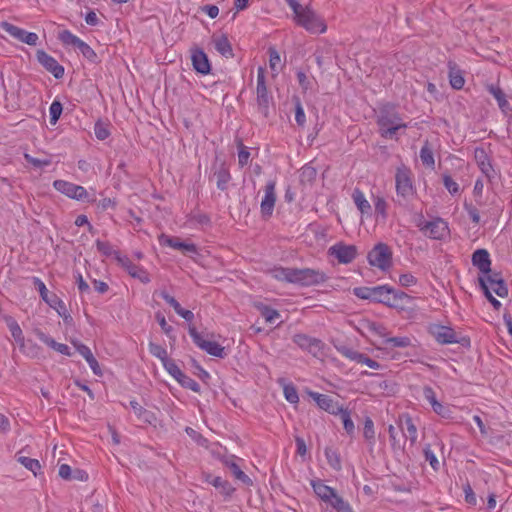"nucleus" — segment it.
<instances>
[{
  "label": "nucleus",
  "instance_id": "1",
  "mask_svg": "<svg viewBox=\"0 0 512 512\" xmlns=\"http://www.w3.org/2000/svg\"><path fill=\"white\" fill-rule=\"evenodd\" d=\"M289 7L294 13L295 22L312 34H322L327 30L325 22L312 9L294 0Z\"/></svg>",
  "mask_w": 512,
  "mask_h": 512
},
{
  "label": "nucleus",
  "instance_id": "2",
  "mask_svg": "<svg viewBox=\"0 0 512 512\" xmlns=\"http://www.w3.org/2000/svg\"><path fill=\"white\" fill-rule=\"evenodd\" d=\"M372 296L373 302L400 310H403L412 300L405 292L396 290L386 284L374 286Z\"/></svg>",
  "mask_w": 512,
  "mask_h": 512
},
{
  "label": "nucleus",
  "instance_id": "3",
  "mask_svg": "<svg viewBox=\"0 0 512 512\" xmlns=\"http://www.w3.org/2000/svg\"><path fill=\"white\" fill-rule=\"evenodd\" d=\"M377 124L382 137L392 138L399 129H405L407 124L393 108H384L378 115Z\"/></svg>",
  "mask_w": 512,
  "mask_h": 512
},
{
  "label": "nucleus",
  "instance_id": "4",
  "mask_svg": "<svg viewBox=\"0 0 512 512\" xmlns=\"http://www.w3.org/2000/svg\"><path fill=\"white\" fill-rule=\"evenodd\" d=\"M395 189L397 196L403 200H409L416 194L413 174L410 168L405 165H401L396 169Z\"/></svg>",
  "mask_w": 512,
  "mask_h": 512
},
{
  "label": "nucleus",
  "instance_id": "5",
  "mask_svg": "<svg viewBox=\"0 0 512 512\" xmlns=\"http://www.w3.org/2000/svg\"><path fill=\"white\" fill-rule=\"evenodd\" d=\"M32 282L39 291L42 300L54 309L60 317L65 320L70 317L65 303L55 293H49L45 283L40 278L33 277Z\"/></svg>",
  "mask_w": 512,
  "mask_h": 512
},
{
  "label": "nucleus",
  "instance_id": "6",
  "mask_svg": "<svg viewBox=\"0 0 512 512\" xmlns=\"http://www.w3.org/2000/svg\"><path fill=\"white\" fill-rule=\"evenodd\" d=\"M53 187L55 190L70 199L87 202L95 201V198H91L87 190L81 185H77L66 180H55L53 182Z\"/></svg>",
  "mask_w": 512,
  "mask_h": 512
},
{
  "label": "nucleus",
  "instance_id": "7",
  "mask_svg": "<svg viewBox=\"0 0 512 512\" xmlns=\"http://www.w3.org/2000/svg\"><path fill=\"white\" fill-rule=\"evenodd\" d=\"M368 262L371 266L376 267L382 271H386L392 264V252L388 245L378 243L368 253Z\"/></svg>",
  "mask_w": 512,
  "mask_h": 512
},
{
  "label": "nucleus",
  "instance_id": "8",
  "mask_svg": "<svg viewBox=\"0 0 512 512\" xmlns=\"http://www.w3.org/2000/svg\"><path fill=\"white\" fill-rule=\"evenodd\" d=\"M327 280L326 274L317 269L304 268L297 269L294 268L293 272V284L300 286H314L321 283H324Z\"/></svg>",
  "mask_w": 512,
  "mask_h": 512
},
{
  "label": "nucleus",
  "instance_id": "9",
  "mask_svg": "<svg viewBox=\"0 0 512 512\" xmlns=\"http://www.w3.org/2000/svg\"><path fill=\"white\" fill-rule=\"evenodd\" d=\"M189 335L193 339L194 343L202 350L207 352L209 355L223 358L225 356L224 347L215 341L205 339L195 327H189Z\"/></svg>",
  "mask_w": 512,
  "mask_h": 512
},
{
  "label": "nucleus",
  "instance_id": "10",
  "mask_svg": "<svg viewBox=\"0 0 512 512\" xmlns=\"http://www.w3.org/2000/svg\"><path fill=\"white\" fill-rule=\"evenodd\" d=\"M479 284L483 291L484 287H486L489 292L495 293L499 297L504 298L508 295L507 286L497 273H490L486 276H480Z\"/></svg>",
  "mask_w": 512,
  "mask_h": 512
},
{
  "label": "nucleus",
  "instance_id": "11",
  "mask_svg": "<svg viewBox=\"0 0 512 512\" xmlns=\"http://www.w3.org/2000/svg\"><path fill=\"white\" fill-rule=\"evenodd\" d=\"M0 27L3 31L8 33L11 37L19 40L22 43L28 44L30 46H36L39 40V37L34 32H28L16 25H13L7 21H3L0 23Z\"/></svg>",
  "mask_w": 512,
  "mask_h": 512
},
{
  "label": "nucleus",
  "instance_id": "12",
  "mask_svg": "<svg viewBox=\"0 0 512 512\" xmlns=\"http://www.w3.org/2000/svg\"><path fill=\"white\" fill-rule=\"evenodd\" d=\"M328 254L341 264L351 263L357 256V248L344 242H337L328 249Z\"/></svg>",
  "mask_w": 512,
  "mask_h": 512
},
{
  "label": "nucleus",
  "instance_id": "13",
  "mask_svg": "<svg viewBox=\"0 0 512 512\" xmlns=\"http://www.w3.org/2000/svg\"><path fill=\"white\" fill-rule=\"evenodd\" d=\"M276 181L269 180L264 187V196L260 203V212L263 218L268 219L272 216L276 203Z\"/></svg>",
  "mask_w": 512,
  "mask_h": 512
},
{
  "label": "nucleus",
  "instance_id": "14",
  "mask_svg": "<svg viewBox=\"0 0 512 512\" xmlns=\"http://www.w3.org/2000/svg\"><path fill=\"white\" fill-rule=\"evenodd\" d=\"M430 333L434 339L442 345L460 343L457 333L448 326L433 325L430 327Z\"/></svg>",
  "mask_w": 512,
  "mask_h": 512
},
{
  "label": "nucleus",
  "instance_id": "15",
  "mask_svg": "<svg viewBox=\"0 0 512 512\" xmlns=\"http://www.w3.org/2000/svg\"><path fill=\"white\" fill-rule=\"evenodd\" d=\"M293 342L302 350L307 351L313 356H317L323 349V342L320 339L308 336L306 334H296L293 336Z\"/></svg>",
  "mask_w": 512,
  "mask_h": 512
},
{
  "label": "nucleus",
  "instance_id": "16",
  "mask_svg": "<svg viewBox=\"0 0 512 512\" xmlns=\"http://www.w3.org/2000/svg\"><path fill=\"white\" fill-rule=\"evenodd\" d=\"M310 485L316 496L324 502L327 507H330L334 499L339 495L334 488L326 485L321 479H311Z\"/></svg>",
  "mask_w": 512,
  "mask_h": 512
},
{
  "label": "nucleus",
  "instance_id": "17",
  "mask_svg": "<svg viewBox=\"0 0 512 512\" xmlns=\"http://www.w3.org/2000/svg\"><path fill=\"white\" fill-rule=\"evenodd\" d=\"M117 261L133 278L140 280L142 283L150 282V276L147 270L142 266L132 263L127 256L117 255Z\"/></svg>",
  "mask_w": 512,
  "mask_h": 512
},
{
  "label": "nucleus",
  "instance_id": "18",
  "mask_svg": "<svg viewBox=\"0 0 512 512\" xmlns=\"http://www.w3.org/2000/svg\"><path fill=\"white\" fill-rule=\"evenodd\" d=\"M425 227L422 233L431 239L441 240L449 235L448 224L441 218L427 222V226Z\"/></svg>",
  "mask_w": 512,
  "mask_h": 512
},
{
  "label": "nucleus",
  "instance_id": "19",
  "mask_svg": "<svg viewBox=\"0 0 512 512\" xmlns=\"http://www.w3.org/2000/svg\"><path fill=\"white\" fill-rule=\"evenodd\" d=\"M36 57L38 62L55 78L59 79L63 77L64 67L60 65L54 57L50 56L43 50L37 51Z\"/></svg>",
  "mask_w": 512,
  "mask_h": 512
},
{
  "label": "nucleus",
  "instance_id": "20",
  "mask_svg": "<svg viewBox=\"0 0 512 512\" xmlns=\"http://www.w3.org/2000/svg\"><path fill=\"white\" fill-rule=\"evenodd\" d=\"M308 395L316 402V404L324 411L332 415H338L343 407L338 402H335L330 396L321 394L314 391H309Z\"/></svg>",
  "mask_w": 512,
  "mask_h": 512
},
{
  "label": "nucleus",
  "instance_id": "21",
  "mask_svg": "<svg viewBox=\"0 0 512 512\" xmlns=\"http://www.w3.org/2000/svg\"><path fill=\"white\" fill-rule=\"evenodd\" d=\"M256 93L258 105L264 109H267L269 106L270 96L266 86L265 69L263 67H259L257 70Z\"/></svg>",
  "mask_w": 512,
  "mask_h": 512
},
{
  "label": "nucleus",
  "instance_id": "22",
  "mask_svg": "<svg viewBox=\"0 0 512 512\" xmlns=\"http://www.w3.org/2000/svg\"><path fill=\"white\" fill-rule=\"evenodd\" d=\"M159 243L164 246H169L176 250H181L187 254H197L198 250L195 244L180 241L179 238L170 237L162 234L159 237Z\"/></svg>",
  "mask_w": 512,
  "mask_h": 512
},
{
  "label": "nucleus",
  "instance_id": "23",
  "mask_svg": "<svg viewBox=\"0 0 512 512\" xmlns=\"http://www.w3.org/2000/svg\"><path fill=\"white\" fill-rule=\"evenodd\" d=\"M191 61L196 72L207 75L211 71V65L207 55L201 49H193L191 51Z\"/></svg>",
  "mask_w": 512,
  "mask_h": 512
},
{
  "label": "nucleus",
  "instance_id": "24",
  "mask_svg": "<svg viewBox=\"0 0 512 512\" xmlns=\"http://www.w3.org/2000/svg\"><path fill=\"white\" fill-rule=\"evenodd\" d=\"M472 263L479 269L482 276L491 273V259L489 252L486 249H477L472 254Z\"/></svg>",
  "mask_w": 512,
  "mask_h": 512
},
{
  "label": "nucleus",
  "instance_id": "25",
  "mask_svg": "<svg viewBox=\"0 0 512 512\" xmlns=\"http://www.w3.org/2000/svg\"><path fill=\"white\" fill-rule=\"evenodd\" d=\"M34 334L41 342L57 351L58 353L65 356L71 355V351L68 345L56 342L52 337L44 333L41 329H35Z\"/></svg>",
  "mask_w": 512,
  "mask_h": 512
},
{
  "label": "nucleus",
  "instance_id": "26",
  "mask_svg": "<svg viewBox=\"0 0 512 512\" xmlns=\"http://www.w3.org/2000/svg\"><path fill=\"white\" fill-rule=\"evenodd\" d=\"M237 458L235 456L227 457L223 460L224 465L230 469L233 476L241 481L244 484L251 485L252 480L248 475H246L240 468V466L236 462Z\"/></svg>",
  "mask_w": 512,
  "mask_h": 512
},
{
  "label": "nucleus",
  "instance_id": "27",
  "mask_svg": "<svg viewBox=\"0 0 512 512\" xmlns=\"http://www.w3.org/2000/svg\"><path fill=\"white\" fill-rule=\"evenodd\" d=\"M213 44L216 49V51L221 54L225 58H232L233 57V49L231 46V43L229 39L225 36H219L215 37L213 39Z\"/></svg>",
  "mask_w": 512,
  "mask_h": 512
},
{
  "label": "nucleus",
  "instance_id": "28",
  "mask_svg": "<svg viewBox=\"0 0 512 512\" xmlns=\"http://www.w3.org/2000/svg\"><path fill=\"white\" fill-rule=\"evenodd\" d=\"M352 199L362 215H369L371 213V205L360 189H354L352 193Z\"/></svg>",
  "mask_w": 512,
  "mask_h": 512
},
{
  "label": "nucleus",
  "instance_id": "29",
  "mask_svg": "<svg viewBox=\"0 0 512 512\" xmlns=\"http://www.w3.org/2000/svg\"><path fill=\"white\" fill-rule=\"evenodd\" d=\"M214 176L216 178L217 188L222 191L226 190L228 183L231 180V174L229 172L228 167L225 165V163L220 164V166L215 171Z\"/></svg>",
  "mask_w": 512,
  "mask_h": 512
},
{
  "label": "nucleus",
  "instance_id": "30",
  "mask_svg": "<svg viewBox=\"0 0 512 512\" xmlns=\"http://www.w3.org/2000/svg\"><path fill=\"white\" fill-rule=\"evenodd\" d=\"M475 159L480 170L487 176L490 177L493 172V167L490 163V159L484 149L475 150Z\"/></svg>",
  "mask_w": 512,
  "mask_h": 512
},
{
  "label": "nucleus",
  "instance_id": "31",
  "mask_svg": "<svg viewBox=\"0 0 512 512\" xmlns=\"http://www.w3.org/2000/svg\"><path fill=\"white\" fill-rule=\"evenodd\" d=\"M293 272L294 268L274 267L268 273L275 280L293 284Z\"/></svg>",
  "mask_w": 512,
  "mask_h": 512
},
{
  "label": "nucleus",
  "instance_id": "32",
  "mask_svg": "<svg viewBox=\"0 0 512 512\" xmlns=\"http://www.w3.org/2000/svg\"><path fill=\"white\" fill-rule=\"evenodd\" d=\"M487 90L496 99L499 108L503 112H506L510 109V104L506 99V95L499 86L490 84L487 86Z\"/></svg>",
  "mask_w": 512,
  "mask_h": 512
},
{
  "label": "nucleus",
  "instance_id": "33",
  "mask_svg": "<svg viewBox=\"0 0 512 512\" xmlns=\"http://www.w3.org/2000/svg\"><path fill=\"white\" fill-rule=\"evenodd\" d=\"M20 351L29 358H38L41 353L40 346L32 340L23 339L22 344H18Z\"/></svg>",
  "mask_w": 512,
  "mask_h": 512
},
{
  "label": "nucleus",
  "instance_id": "34",
  "mask_svg": "<svg viewBox=\"0 0 512 512\" xmlns=\"http://www.w3.org/2000/svg\"><path fill=\"white\" fill-rule=\"evenodd\" d=\"M449 81L452 88L460 90L465 84L462 72L455 66L449 65Z\"/></svg>",
  "mask_w": 512,
  "mask_h": 512
},
{
  "label": "nucleus",
  "instance_id": "35",
  "mask_svg": "<svg viewBox=\"0 0 512 512\" xmlns=\"http://www.w3.org/2000/svg\"><path fill=\"white\" fill-rule=\"evenodd\" d=\"M389 440L394 452H403L405 448V441H402L396 428L390 424L388 426Z\"/></svg>",
  "mask_w": 512,
  "mask_h": 512
},
{
  "label": "nucleus",
  "instance_id": "36",
  "mask_svg": "<svg viewBox=\"0 0 512 512\" xmlns=\"http://www.w3.org/2000/svg\"><path fill=\"white\" fill-rule=\"evenodd\" d=\"M337 416H340L343 423V428L349 436H353L355 433V425L351 419V411L347 408L342 407L341 412Z\"/></svg>",
  "mask_w": 512,
  "mask_h": 512
},
{
  "label": "nucleus",
  "instance_id": "37",
  "mask_svg": "<svg viewBox=\"0 0 512 512\" xmlns=\"http://www.w3.org/2000/svg\"><path fill=\"white\" fill-rule=\"evenodd\" d=\"M17 461L26 469L31 471L35 476H37L41 472V465L37 459L26 456H18Z\"/></svg>",
  "mask_w": 512,
  "mask_h": 512
},
{
  "label": "nucleus",
  "instance_id": "38",
  "mask_svg": "<svg viewBox=\"0 0 512 512\" xmlns=\"http://www.w3.org/2000/svg\"><path fill=\"white\" fill-rule=\"evenodd\" d=\"M420 159L422 163L428 167L433 169L435 166V160L433 155V150L430 147L428 142H425V144L422 146L420 150Z\"/></svg>",
  "mask_w": 512,
  "mask_h": 512
},
{
  "label": "nucleus",
  "instance_id": "39",
  "mask_svg": "<svg viewBox=\"0 0 512 512\" xmlns=\"http://www.w3.org/2000/svg\"><path fill=\"white\" fill-rule=\"evenodd\" d=\"M373 204H374V209H375V213L377 214V216L380 217L382 220H386L387 216H388V213H387L388 203L385 200V198L382 196H379V195L374 196Z\"/></svg>",
  "mask_w": 512,
  "mask_h": 512
},
{
  "label": "nucleus",
  "instance_id": "40",
  "mask_svg": "<svg viewBox=\"0 0 512 512\" xmlns=\"http://www.w3.org/2000/svg\"><path fill=\"white\" fill-rule=\"evenodd\" d=\"M58 39L62 42L63 45L73 46L75 48H78L79 44L82 41V39H80L78 36L74 35L69 30L61 31L58 34Z\"/></svg>",
  "mask_w": 512,
  "mask_h": 512
},
{
  "label": "nucleus",
  "instance_id": "41",
  "mask_svg": "<svg viewBox=\"0 0 512 512\" xmlns=\"http://www.w3.org/2000/svg\"><path fill=\"white\" fill-rule=\"evenodd\" d=\"M324 454L329 466L332 469L339 471L341 469V459L339 453L330 447H326Z\"/></svg>",
  "mask_w": 512,
  "mask_h": 512
},
{
  "label": "nucleus",
  "instance_id": "42",
  "mask_svg": "<svg viewBox=\"0 0 512 512\" xmlns=\"http://www.w3.org/2000/svg\"><path fill=\"white\" fill-rule=\"evenodd\" d=\"M7 326L17 344H22L24 336L21 327L13 318L7 319Z\"/></svg>",
  "mask_w": 512,
  "mask_h": 512
},
{
  "label": "nucleus",
  "instance_id": "43",
  "mask_svg": "<svg viewBox=\"0 0 512 512\" xmlns=\"http://www.w3.org/2000/svg\"><path fill=\"white\" fill-rule=\"evenodd\" d=\"M330 509L331 512H354L351 505L340 495L334 499L333 503L330 505Z\"/></svg>",
  "mask_w": 512,
  "mask_h": 512
},
{
  "label": "nucleus",
  "instance_id": "44",
  "mask_svg": "<svg viewBox=\"0 0 512 512\" xmlns=\"http://www.w3.org/2000/svg\"><path fill=\"white\" fill-rule=\"evenodd\" d=\"M403 419L407 431L406 438L410 441L411 444H415L418 437L417 428L409 415H404Z\"/></svg>",
  "mask_w": 512,
  "mask_h": 512
},
{
  "label": "nucleus",
  "instance_id": "45",
  "mask_svg": "<svg viewBox=\"0 0 512 512\" xmlns=\"http://www.w3.org/2000/svg\"><path fill=\"white\" fill-rule=\"evenodd\" d=\"M257 308L259 309L261 315L265 318L266 322L268 323H274L277 319L280 318V313L273 309V308H270L266 305H257Z\"/></svg>",
  "mask_w": 512,
  "mask_h": 512
},
{
  "label": "nucleus",
  "instance_id": "46",
  "mask_svg": "<svg viewBox=\"0 0 512 512\" xmlns=\"http://www.w3.org/2000/svg\"><path fill=\"white\" fill-rule=\"evenodd\" d=\"M269 66L274 76H276L281 68V58L277 50L272 47L269 48Z\"/></svg>",
  "mask_w": 512,
  "mask_h": 512
},
{
  "label": "nucleus",
  "instance_id": "47",
  "mask_svg": "<svg viewBox=\"0 0 512 512\" xmlns=\"http://www.w3.org/2000/svg\"><path fill=\"white\" fill-rule=\"evenodd\" d=\"M213 486L224 495H231L234 492L232 485L220 476L213 479Z\"/></svg>",
  "mask_w": 512,
  "mask_h": 512
},
{
  "label": "nucleus",
  "instance_id": "48",
  "mask_svg": "<svg viewBox=\"0 0 512 512\" xmlns=\"http://www.w3.org/2000/svg\"><path fill=\"white\" fill-rule=\"evenodd\" d=\"M363 436L369 442L370 446L373 447L375 444V429L372 419L366 418L364 421Z\"/></svg>",
  "mask_w": 512,
  "mask_h": 512
},
{
  "label": "nucleus",
  "instance_id": "49",
  "mask_svg": "<svg viewBox=\"0 0 512 512\" xmlns=\"http://www.w3.org/2000/svg\"><path fill=\"white\" fill-rule=\"evenodd\" d=\"M384 344L391 347L405 348L411 345V339L407 336L389 337L384 340Z\"/></svg>",
  "mask_w": 512,
  "mask_h": 512
},
{
  "label": "nucleus",
  "instance_id": "50",
  "mask_svg": "<svg viewBox=\"0 0 512 512\" xmlns=\"http://www.w3.org/2000/svg\"><path fill=\"white\" fill-rule=\"evenodd\" d=\"M149 352L156 358H158L162 364L169 359L167 350L156 343H149Z\"/></svg>",
  "mask_w": 512,
  "mask_h": 512
},
{
  "label": "nucleus",
  "instance_id": "51",
  "mask_svg": "<svg viewBox=\"0 0 512 512\" xmlns=\"http://www.w3.org/2000/svg\"><path fill=\"white\" fill-rule=\"evenodd\" d=\"M77 49L83 55V57L91 63L97 62L98 57L96 52L83 40L81 41Z\"/></svg>",
  "mask_w": 512,
  "mask_h": 512
},
{
  "label": "nucleus",
  "instance_id": "52",
  "mask_svg": "<svg viewBox=\"0 0 512 512\" xmlns=\"http://www.w3.org/2000/svg\"><path fill=\"white\" fill-rule=\"evenodd\" d=\"M62 104L54 100L49 107L50 124L55 125L62 114Z\"/></svg>",
  "mask_w": 512,
  "mask_h": 512
},
{
  "label": "nucleus",
  "instance_id": "53",
  "mask_svg": "<svg viewBox=\"0 0 512 512\" xmlns=\"http://www.w3.org/2000/svg\"><path fill=\"white\" fill-rule=\"evenodd\" d=\"M163 367L165 368V370L175 379V380H179L180 377H183V372L182 370L179 368V366L172 360V359H168L167 361H165L163 364Z\"/></svg>",
  "mask_w": 512,
  "mask_h": 512
},
{
  "label": "nucleus",
  "instance_id": "54",
  "mask_svg": "<svg viewBox=\"0 0 512 512\" xmlns=\"http://www.w3.org/2000/svg\"><path fill=\"white\" fill-rule=\"evenodd\" d=\"M337 351L345 358H347L351 361L357 362V363H359V360H360L361 354H362V353H360L350 347H347V346H339V347H337Z\"/></svg>",
  "mask_w": 512,
  "mask_h": 512
},
{
  "label": "nucleus",
  "instance_id": "55",
  "mask_svg": "<svg viewBox=\"0 0 512 512\" xmlns=\"http://www.w3.org/2000/svg\"><path fill=\"white\" fill-rule=\"evenodd\" d=\"M283 393L285 399L291 404H297L299 402V396L296 388L292 384H286L283 387Z\"/></svg>",
  "mask_w": 512,
  "mask_h": 512
},
{
  "label": "nucleus",
  "instance_id": "56",
  "mask_svg": "<svg viewBox=\"0 0 512 512\" xmlns=\"http://www.w3.org/2000/svg\"><path fill=\"white\" fill-rule=\"evenodd\" d=\"M96 247H97V250L104 256L108 257V256L114 255L115 258L117 259V255H120L119 252L113 250L112 246L108 242L97 240Z\"/></svg>",
  "mask_w": 512,
  "mask_h": 512
},
{
  "label": "nucleus",
  "instance_id": "57",
  "mask_svg": "<svg viewBox=\"0 0 512 512\" xmlns=\"http://www.w3.org/2000/svg\"><path fill=\"white\" fill-rule=\"evenodd\" d=\"M178 383L181 384L184 388L190 389L193 392L200 391V385L191 377L187 376L183 373V377H180Z\"/></svg>",
  "mask_w": 512,
  "mask_h": 512
},
{
  "label": "nucleus",
  "instance_id": "58",
  "mask_svg": "<svg viewBox=\"0 0 512 512\" xmlns=\"http://www.w3.org/2000/svg\"><path fill=\"white\" fill-rule=\"evenodd\" d=\"M238 147V164L241 168H243L249 163L250 152L248 148L242 144V142H239Z\"/></svg>",
  "mask_w": 512,
  "mask_h": 512
},
{
  "label": "nucleus",
  "instance_id": "59",
  "mask_svg": "<svg viewBox=\"0 0 512 512\" xmlns=\"http://www.w3.org/2000/svg\"><path fill=\"white\" fill-rule=\"evenodd\" d=\"M24 158L29 164H31L32 166L37 167V168L46 167L51 164V159H49V158L39 159V158H35L27 153L24 154Z\"/></svg>",
  "mask_w": 512,
  "mask_h": 512
},
{
  "label": "nucleus",
  "instance_id": "60",
  "mask_svg": "<svg viewBox=\"0 0 512 512\" xmlns=\"http://www.w3.org/2000/svg\"><path fill=\"white\" fill-rule=\"evenodd\" d=\"M417 282H418L417 278L412 273H409V272L400 274L399 279H398V283L402 287H411V286L416 285Z\"/></svg>",
  "mask_w": 512,
  "mask_h": 512
},
{
  "label": "nucleus",
  "instance_id": "61",
  "mask_svg": "<svg viewBox=\"0 0 512 512\" xmlns=\"http://www.w3.org/2000/svg\"><path fill=\"white\" fill-rule=\"evenodd\" d=\"M372 293H373V287H356L353 289V294L364 300H370L372 301Z\"/></svg>",
  "mask_w": 512,
  "mask_h": 512
},
{
  "label": "nucleus",
  "instance_id": "62",
  "mask_svg": "<svg viewBox=\"0 0 512 512\" xmlns=\"http://www.w3.org/2000/svg\"><path fill=\"white\" fill-rule=\"evenodd\" d=\"M433 411L442 418L449 419L452 417V411L449 406L438 402L432 407Z\"/></svg>",
  "mask_w": 512,
  "mask_h": 512
},
{
  "label": "nucleus",
  "instance_id": "63",
  "mask_svg": "<svg viewBox=\"0 0 512 512\" xmlns=\"http://www.w3.org/2000/svg\"><path fill=\"white\" fill-rule=\"evenodd\" d=\"M94 133L97 139L105 140L109 137L110 131L106 125L101 122H97L94 126Z\"/></svg>",
  "mask_w": 512,
  "mask_h": 512
},
{
  "label": "nucleus",
  "instance_id": "64",
  "mask_svg": "<svg viewBox=\"0 0 512 512\" xmlns=\"http://www.w3.org/2000/svg\"><path fill=\"white\" fill-rule=\"evenodd\" d=\"M425 460L429 462L431 467L434 470H437L439 467V461L435 455V453L431 450L429 446H426L423 450Z\"/></svg>",
  "mask_w": 512,
  "mask_h": 512
}]
</instances>
